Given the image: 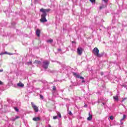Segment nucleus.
<instances>
[{
  "label": "nucleus",
  "mask_w": 127,
  "mask_h": 127,
  "mask_svg": "<svg viewBox=\"0 0 127 127\" xmlns=\"http://www.w3.org/2000/svg\"><path fill=\"white\" fill-rule=\"evenodd\" d=\"M92 53L95 55V56H96V57L101 58L102 56V55L100 54V51H99V49L97 47L93 49Z\"/></svg>",
  "instance_id": "1"
},
{
  "label": "nucleus",
  "mask_w": 127,
  "mask_h": 127,
  "mask_svg": "<svg viewBox=\"0 0 127 127\" xmlns=\"http://www.w3.org/2000/svg\"><path fill=\"white\" fill-rule=\"evenodd\" d=\"M72 74H73V76L74 77H75V78H77V79H82V80L81 81V83H85V82H86L85 81L84 77L80 76V74L78 73L73 72Z\"/></svg>",
  "instance_id": "2"
},
{
  "label": "nucleus",
  "mask_w": 127,
  "mask_h": 127,
  "mask_svg": "<svg viewBox=\"0 0 127 127\" xmlns=\"http://www.w3.org/2000/svg\"><path fill=\"white\" fill-rule=\"evenodd\" d=\"M50 62L48 61H45L43 62V67L44 69H48V66H49Z\"/></svg>",
  "instance_id": "3"
},
{
  "label": "nucleus",
  "mask_w": 127,
  "mask_h": 127,
  "mask_svg": "<svg viewBox=\"0 0 127 127\" xmlns=\"http://www.w3.org/2000/svg\"><path fill=\"white\" fill-rule=\"evenodd\" d=\"M50 10H51V9H50L41 8L40 11H41V12H42V14L47 15V13L46 12H49Z\"/></svg>",
  "instance_id": "4"
},
{
  "label": "nucleus",
  "mask_w": 127,
  "mask_h": 127,
  "mask_svg": "<svg viewBox=\"0 0 127 127\" xmlns=\"http://www.w3.org/2000/svg\"><path fill=\"white\" fill-rule=\"evenodd\" d=\"M46 15L42 14L41 15V22H46L47 19H46Z\"/></svg>",
  "instance_id": "5"
},
{
  "label": "nucleus",
  "mask_w": 127,
  "mask_h": 127,
  "mask_svg": "<svg viewBox=\"0 0 127 127\" xmlns=\"http://www.w3.org/2000/svg\"><path fill=\"white\" fill-rule=\"evenodd\" d=\"M32 107L33 109V110L35 111L36 113H37L38 112V107L34 105V103L33 102H31Z\"/></svg>",
  "instance_id": "6"
},
{
  "label": "nucleus",
  "mask_w": 127,
  "mask_h": 127,
  "mask_svg": "<svg viewBox=\"0 0 127 127\" xmlns=\"http://www.w3.org/2000/svg\"><path fill=\"white\" fill-rule=\"evenodd\" d=\"M77 53L78 55H82V53H83V49L81 47H78L77 48Z\"/></svg>",
  "instance_id": "7"
},
{
  "label": "nucleus",
  "mask_w": 127,
  "mask_h": 127,
  "mask_svg": "<svg viewBox=\"0 0 127 127\" xmlns=\"http://www.w3.org/2000/svg\"><path fill=\"white\" fill-rule=\"evenodd\" d=\"M89 117L87 118V121H92L93 119V115L91 114V112H89L88 113Z\"/></svg>",
  "instance_id": "8"
},
{
  "label": "nucleus",
  "mask_w": 127,
  "mask_h": 127,
  "mask_svg": "<svg viewBox=\"0 0 127 127\" xmlns=\"http://www.w3.org/2000/svg\"><path fill=\"white\" fill-rule=\"evenodd\" d=\"M127 118V116L126 115H123V118L120 121L121 125H124V123H125V119Z\"/></svg>",
  "instance_id": "9"
},
{
  "label": "nucleus",
  "mask_w": 127,
  "mask_h": 127,
  "mask_svg": "<svg viewBox=\"0 0 127 127\" xmlns=\"http://www.w3.org/2000/svg\"><path fill=\"white\" fill-rule=\"evenodd\" d=\"M36 35L38 37H39L40 36V30L39 29H37L36 31Z\"/></svg>",
  "instance_id": "10"
},
{
  "label": "nucleus",
  "mask_w": 127,
  "mask_h": 127,
  "mask_svg": "<svg viewBox=\"0 0 127 127\" xmlns=\"http://www.w3.org/2000/svg\"><path fill=\"white\" fill-rule=\"evenodd\" d=\"M17 86L18 87H20V88H23V87H24V84H22L21 82H19L17 84Z\"/></svg>",
  "instance_id": "11"
},
{
  "label": "nucleus",
  "mask_w": 127,
  "mask_h": 127,
  "mask_svg": "<svg viewBox=\"0 0 127 127\" xmlns=\"http://www.w3.org/2000/svg\"><path fill=\"white\" fill-rule=\"evenodd\" d=\"M33 121L34 122H38L40 121V118L39 117H34L33 118Z\"/></svg>",
  "instance_id": "12"
},
{
  "label": "nucleus",
  "mask_w": 127,
  "mask_h": 127,
  "mask_svg": "<svg viewBox=\"0 0 127 127\" xmlns=\"http://www.w3.org/2000/svg\"><path fill=\"white\" fill-rule=\"evenodd\" d=\"M38 64L39 65H40V64H41V62L37 61V60H35L34 62V64Z\"/></svg>",
  "instance_id": "13"
},
{
  "label": "nucleus",
  "mask_w": 127,
  "mask_h": 127,
  "mask_svg": "<svg viewBox=\"0 0 127 127\" xmlns=\"http://www.w3.org/2000/svg\"><path fill=\"white\" fill-rule=\"evenodd\" d=\"M113 99L114 100H115V101H117V102L119 101V96H115L113 97Z\"/></svg>",
  "instance_id": "14"
},
{
  "label": "nucleus",
  "mask_w": 127,
  "mask_h": 127,
  "mask_svg": "<svg viewBox=\"0 0 127 127\" xmlns=\"http://www.w3.org/2000/svg\"><path fill=\"white\" fill-rule=\"evenodd\" d=\"M19 117L18 116H16L15 118H12L11 119V121H12V122H14L16 120H17V119H19Z\"/></svg>",
  "instance_id": "15"
},
{
  "label": "nucleus",
  "mask_w": 127,
  "mask_h": 127,
  "mask_svg": "<svg viewBox=\"0 0 127 127\" xmlns=\"http://www.w3.org/2000/svg\"><path fill=\"white\" fill-rule=\"evenodd\" d=\"M47 42L48 43H52V42H53V40L52 39L48 40H47Z\"/></svg>",
  "instance_id": "16"
},
{
  "label": "nucleus",
  "mask_w": 127,
  "mask_h": 127,
  "mask_svg": "<svg viewBox=\"0 0 127 127\" xmlns=\"http://www.w3.org/2000/svg\"><path fill=\"white\" fill-rule=\"evenodd\" d=\"M92 3H96V0H89Z\"/></svg>",
  "instance_id": "17"
},
{
  "label": "nucleus",
  "mask_w": 127,
  "mask_h": 127,
  "mask_svg": "<svg viewBox=\"0 0 127 127\" xmlns=\"http://www.w3.org/2000/svg\"><path fill=\"white\" fill-rule=\"evenodd\" d=\"M68 114H69V115H70V116H72L73 114H72V112H71V111H68Z\"/></svg>",
  "instance_id": "18"
},
{
  "label": "nucleus",
  "mask_w": 127,
  "mask_h": 127,
  "mask_svg": "<svg viewBox=\"0 0 127 127\" xmlns=\"http://www.w3.org/2000/svg\"><path fill=\"white\" fill-rule=\"evenodd\" d=\"M4 54H8V53H7L6 52H5L4 53H1L0 55H3Z\"/></svg>",
  "instance_id": "19"
},
{
  "label": "nucleus",
  "mask_w": 127,
  "mask_h": 127,
  "mask_svg": "<svg viewBox=\"0 0 127 127\" xmlns=\"http://www.w3.org/2000/svg\"><path fill=\"white\" fill-rule=\"evenodd\" d=\"M27 64L28 65H31V64H32V62L30 61V62H27Z\"/></svg>",
  "instance_id": "20"
},
{
  "label": "nucleus",
  "mask_w": 127,
  "mask_h": 127,
  "mask_svg": "<svg viewBox=\"0 0 127 127\" xmlns=\"http://www.w3.org/2000/svg\"><path fill=\"white\" fill-rule=\"evenodd\" d=\"M53 91H55V90H56V86H53Z\"/></svg>",
  "instance_id": "21"
},
{
  "label": "nucleus",
  "mask_w": 127,
  "mask_h": 127,
  "mask_svg": "<svg viewBox=\"0 0 127 127\" xmlns=\"http://www.w3.org/2000/svg\"><path fill=\"white\" fill-rule=\"evenodd\" d=\"M14 109L15 111H16V112H18L19 110L17 108L14 107Z\"/></svg>",
  "instance_id": "22"
},
{
  "label": "nucleus",
  "mask_w": 127,
  "mask_h": 127,
  "mask_svg": "<svg viewBox=\"0 0 127 127\" xmlns=\"http://www.w3.org/2000/svg\"><path fill=\"white\" fill-rule=\"evenodd\" d=\"M102 0L104 1V2H105L106 3L109 2V0Z\"/></svg>",
  "instance_id": "23"
},
{
  "label": "nucleus",
  "mask_w": 127,
  "mask_h": 127,
  "mask_svg": "<svg viewBox=\"0 0 127 127\" xmlns=\"http://www.w3.org/2000/svg\"><path fill=\"white\" fill-rule=\"evenodd\" d=\"M110 119H111L112 121H113V120H114V116H110Z\"/></svg>",
  "instance_id": "24"
},
{
  "label": "nucleus",
  "mask_w": 127,
  "mask_h": 127,
  "mask_svg": "<svg viewBox=\"0 0 127 127\" xmlns=\"http://www.w3.org/2000/svg\"><path fill=\"white\" fill-rule=\"evenodd\" d=\"M58 117H59V118H60V119H61V114L59 113L58 114Z\"/></svg>",
  "instance_id": "25"
},
{
  "label": "nucleus",
  "mask_w": 127,
  "mask_h": 127,
  "mask_svg": "<svg viewBox=\"0 0 127 127\" xmlns=\"http://www.w3.org/2000/svg\"><path fill=\"white\" fill-rule=\"evenodd\" d=\"M40 97L41 99H42V100H43L44 98H43V95H40Z\"/></svg>",
  "instance_id": "26"
},
{
  "label": "nucleus",
  "mask_w": 127,
  "mask_h": 127,
  "mask_svg": "<svg viewBox=\"0 0 127 127\" xmlns=\"http://www.w3.org/2000/svg\"><path fill=\"white\" fill-rule=\"evenodd\" d=\"M53 119H54V120H56V119H57V116H54L53 117Z\"/></svg>",
  "instance_id": "27"
},
{
  "label": "nucleus",
  "mask_w": 127,
  "mask_h": 127,
  "mask_svg": "<svg viewBox=\"0 0 127 127\" xmlns=\"http://www.w3.org/2000/svg\"><path fill=\"white\" fill-rule=\"evenodd\" d=\"M0 72H3V69H0Z\"/></svg>",
  "instance_id": "28"
},
{
  "label": "nucleus",
  "mask_w": 127,
  "mask_h": 127,
  "mask_svg": "<svg viewBox=\"0 0 127 127\" xmlns=\"http://www.w3.org/2000/svg\"><path fill=\"white\" fill-rule=\"evenodd\" d=\"M0 85H2V82H1V81L0 80Z\"/></svg>",
  "instance_id": "29"
},
{
  "label": "nucleus",
  "mask_w": 127,
  "mask_h": 127,
  "mask_svg": "<svg viewBox=\"0 0 127 127\" xmlns=\"http://www.w3.org/2000/svg\"><path fill=\"white\" fill-rule=\"evenodd\" d=\"M125 100H127V98H124V100H122V102H124Z\"/></svg>",
  "instance_id": "30"
},
{
  "label": "nucleus",
  "mask_w": 127,
  "mask_h": 127,
  "mask_svg": "<svg viewBox=\"0 0 127 127\" xmlns=\"http://www.w3.org/2000/svg\"><path fill=\"white\" fill-rule=\"evenodd\" d=\"M71 42H72V43H76V42H75V41H72Z\"/></svg>",
  "instance_id": "31"
},
{
  "label": "nucleus",
  "mask_w": 127,
  "mask_h": 127,
  "mask_svg": "<svg viewBox=\"0 0 127 127\" xmlns=\"http://www.w3.org/2000/svg\"><path fill=\"white\" fill-rule=\"evenodd\" d=\"M8 54L9 55H12V54H11V53H8Z\"/></svg>",
  "instance_id": "32"
},
{
  "label": "nucleus",
  "mask_w": 127,
  "mask_h": 127,
  "mask_svg": "<svg viewBox=\"0 0 127 127\" xmlns=\"http://www.w3.org/2000/svg\"><path fill=\"white\" fill-rule=\"evenodd\" d=\"M100 9H102L103 8V7L102 6H100Z\"/></svg>",
  "instance_id": "33"
},
{
  "label": "nucleus",
  "mask_w": 127,
  "mask_h": 127,
  "mask_svg": "<svg viewBox=\"0 0 127 127\" xmlns=\"http://www.w3.org/2000/svg\"><path fill=\"white\" fill-rule=\"evenodd\" d=\"M58 51H61V49H58Z\"/></svg>",
  "instance_id": "34"
},
{
  "label": "nucleus",
  "mask_w": 127,
  "mask_h": 127,
  "mask_svg": "<svg viewBox=\"0 0 127 127\" xmlns=\"http://www.w3.org/2000/svg\"><path fill=\"white\" fill-rule=\"evenodd\" d=\"M84 106L86 107H87V105L85 104Z\"/></svg>",
  "instance_id": "35"
},
{
  "label": "nucleus",
  "mask_w": 127,
  "mask_h": 127,
  "mask_svg": "<svg viewBox=\"0 0 127 127\" xmlns=\"http://www.w3.org/2000/svg\"><path fill=\"white\" fill-rule=\"evenodd\" d=\"M49 127H51V126L49 125Z\"/></svg>",
  "instance_id": "36"
},
{
  "label": "nucleus",
  "mask_w": 127,
  "mask_h": 127,
  "mask_svg": "<svg viewBox=\"0 0 127 127\" xmlns=\"http://www.w3.org/2000/svg\"><path fill=\"white\" fill-rule=\"evenodd\" d=\"M67 111H69V108L67 109Z\"/></svg>",
  "instance_id": "37"
},
{
  "label": "nucleus",
  "mask_w": 127,
  "mask_h": 127,
  "mask_svg": "<svg viewBox=\"0 0 127 127\" xmlns=\"http://www.w3.org/2000/svg\"><path fill=\"white\" fill-rule=\"evenodd\" d=\"M101 75H103V73H102Z\"/></svg>",
  "instance_id": "38"
}]
</instances>
